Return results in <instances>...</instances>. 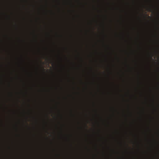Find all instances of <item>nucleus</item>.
<instances>
[{
  "label": "nucleus",
  "mask_w": 159,
  "mask_h": 159,
  "mask_svg": "<svg viewBox=\"0 0 159 159\" xmlns=\"http://www.w3.org/2000/svg\"><path fill=\"white\" fill-rule=\"evenodd\" d=\"M156 31H159V28H156L155 30Z\"/></svg>",
  "instance_id": "f257e3e1"
}]
</instances>
